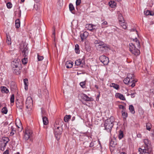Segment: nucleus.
<instances>
[{"label": "nucleus", "mask_w": 154, "mask_h": 154, "mask_svg": "<svg viewBox=\"0 0 154 154\" xmlns=\"http://www.w3.org/2000/svg\"><path fill=\"white\" fill-rule=\"evenodd\" d=\"M143 142L145 144L144 148H140L139 149L140 154H150L152 150L150 141L149 139H145L144 140Z\"/></svg>", "instance_id": "obj_1"}, {"label": "nucleus", "mask_w": 154, "mask_h": 154, "mask_svg": "<svg viewBox=\"0 0 154 154\" xmlns=\"http://www.w3.org/2000/svg\"><path fill=\"white\" fill-rule=\"evenodd\" d=\"M133 31H135L136 32H137V31H136V30L135 29H133Z\"/></svg>", "instance_id": "obj_63"}, {"label": "nucleus", "mask_w": 154, "mask_h": 154, "mask_svg": "<svg viewBox=\"0 0 154 154\" xmlns=\"http://www.w3.org/2000/svg\"><path fill=\"white\" fill-rule=\"evenodd\" d=\"M43 122L44 125H47L48 123V121L47 117L46 116L42 117Z\"/></svg>", "instance_id": "obj_24"}, {"label": "nucleus", "mask_w": 154, "mask_h": 154, "mask_svg": "<svg viewBox=\"0 0 154 154\" xmlns=\"http://www.w3.org/2000/svg\"><path fill=\"white\" fill-rule=\"evenodd\" d=\"M16 106L17 108L20 109H22L23 107V103L22 101L19 102L16 101Z\"/></svg>", "instance_id": "obj_16"}, {"label": "nucleus", "mask_w": 154, "mask_h": 154, "mask_svg": "<svg viewBox=\"0 0 154 154\" xmlns=\"http://www.w3.org/2000/svg\"><path fill=\"white\" fill-rule=\"evenodd\" d=\"M88 34L87 32H85L82 33H81L80 36L82 41H83L84 39H85L88 37Z\"/></svg>", "instance_id": "obj_15"}, {"label": "nucleus", "mask_w": 154, "mask_h": 154, "mask_svg": "<svg viewBox=\"0 0 154 154\" xmlns=\"http://www.w3.org/2000/svg\"><path fill=\"white\" fill-rule=\"evenodd\" d=\"M25 86L28 85V80L27 79H24L23 80Z\"/></svg>", "instance_id": "obj_43"}, {"label": "nucleus", "mask_w": 154, "mask_h": 154, "mask_svg": "<svg viewBox=\"0 0 154 154\" xmlns=\"http://www.w3.org/2000/svg\"><path fill=\"white\" fill-rule=\"evenodd\" d=\"M11 132L10 133V135H13L14 134L15 132V130L14 128L12 126L11 127Z\"/></svg>", "instance_id": "obj_34"}, {"label": "nucleus", "mask_w": 154, "mask_h": 154, "mask_svg": "<svg viewBox=\"0 0 154 154\" xmlns=\"http://www.w3.org/2000/svg\"><path fill=\"white\" fill-rule=\"evenodd\" d=\"M12 5L10 2H8L7 4V6L8 8H11L12 7Z\"/></svg>", "instance_id": "obj_44"}, {"label": "nucleus", "mask_w": 154, "mask_h": 154, "mask_svg": "<svg viewBox=\"0 0 154 154\" xmlns=\"http://www.w3.org/2000/svg\"><path fill=\"white\" fill-rule=\"evenodd\" d=\"M137 81V80L135 79L134 74H128L127 77L124 80V82L125 84L132 87L135 86V83Z\"/></svg>", "instance_id": "obj_2"}, {"label": "nucleus", "mask_w": 154, "mask_h": 154, "mask_svg": "<svg viewBox=\"0 0 154 154\" xmlns=\"http://www.w3.org/2000/svg\"><path fill=\"white\" fill-rule=\"evenodd\" d=\"M118 136L119 139H121L123 137V132L122 131H119Z\"/></svg>", "instance_id": "obj_32"}, {"label": "nucleus", "mask_w": 154, "mask_h": 154, "mask_svg": "<svg viewBox=\"0 0 154 154\" xmlns=\"http://www.w3.org/2000/svg\"><path fill=\"white\" fill-rule=\"evenodd\" d=\"M108 48V47L105 44L101 46H97V49L99 51L104 52H106Z\"/></svg>", "instance_id": "obj_11"}, {"label": "nucleus", "mask_w": 154, "mask_h": 154, "mask_svg": "<svg viewBox=\"0 0 154 154\" xmlns=\"http://www.w3.org/2000/svg\"><path fill=\"white\" fill-rule=\"evenodd\" d=\"M32 134V131L29 129L27 128L25 131L24 139L26 140H27L30 138Z\"/></svg>", "instance_id": "obj_10"}, {"label": "nucleus", "mask_w": 154, "mask_h": 154, "mask_svg": "<svg viewBox=\"0 0 154 154\" xmlns=\"http://www.w3.org/2000/svg\"><path fill=\"white\" fill-rule=\"evenodd\" d=\"M48 93V90H46V89H45L44 90L43 94H46L47 95Z\"/></svg>", "instance_id": "obj_49"}, {"label": "nucleus", "mask_w": 154, "mask_h": 154, "mask_svg": "<svg viewBox=\"0 0 154 154\" xmlns=\"http://www.w3.org/2000/svg\"><path fill=\"white\" fill-rule=\"evenodd\" d=\"M71 116L70 115H66L64 118V121L65 122H67L70 119Z\"/></svg>", "instance_id": "obj_28"}, {"label": "nucleus", "mask_w": 154, "mask_h": 154, "mask_svg": "<svg viewBox=\"0 0 154 154\" xmlns=\"http://www.w3.org/2000/svg\"><path fill=\"white\" fill-rule=\"evenodd\" d=\"M115 97L116 98H119L120 99L125 100V98L124 96L122 94L119 93H117L115 94Z\"/></svg>", "instance_id": "obj_17"}, {"label": "nucleus", "mask_w": 154, "mask_h": 154, "mask_svg": "<svg viewBox=\"0 0 154 154\" xmlns=\"http://www.w3.org/2000/svg\"><path fill=\"white\" fill-rule=\"evenodd\" d=\"M69 10L73 14H75V8L73 5L70 3L69 5Z\"/></svg>", "instance_id": "obj_20"}, {"label": "nucleus", "mask_w": 154, "mask_h": 154, "mask_svg": "<svg viewBox=\"0 0 154 154\" xmlns=\"http://www.w3.org/2000/svg\"><path fill=\"white\" fill-rule=\"evenodd\" d=\"M93 25L91 24H87L86 25V28L90 31H92L94 29Z\"/></svg>", "instance_id": "obj_22"}, {"label": "nucleus", "mask_w": 154, "mask_h": 154, "mask_svg": "<svg viewBox=\"0 0 154 154\" xmlns=\"http://www.w3.org/2000/svg\"><path fill=\"white\" fill-rule=\"evenodd\" d=\"M109 6L112 8H114L116 7V3L114 1H111L109 3Z\"/></svg>", "instance_id": "obj_21"}, {"label": "nucleus", "mask_w": 154, "mask_h": 154, "mask_svg": "<svg viewBox=\"0 0 154 154\" xmlns=\"http://www.w3.org/2000/svg\"><path fill=\"white\" fill-rule=\"evenodd\" d=\"M80 85L82 88H85V81L81 82L80 83Z\"/></svg>", "instance_id": "obj_40"}, {"label": "nucleus", "mask_w": 154, "mask_h": 154, "mask_svg": "<svg viewBox=\"0 0 154 154\" xmlns=\"http://www.w3.org/2000/svg\"><path fill=\"white\" fill-rule=\"evenodd\" d=\"M133 41L134 42V43H133L134 44V45H136L138 47H140V42L136 38L135 39H134Z\"/></svg>", "instance_id": "obj_26"}, {"label": "nucleus", "mask_w": 154, "mask_h": 154, "mask_svg": "<svg viewBox=\"0 0 154 154\" xmlns=\"http://www.w3.org/2000/svg\"><path fill=\"white\" fill-rule=\"evenodd\" d=\"M100 61L104 65H107L109 62V58L105 55H102L99 57Z\"/></svg>", "instance_id": "obj_8"}, {"label": "nucleus", "mask_w": 154, "mask_h": 154, "mask_svg": "<svg viewBox=\"0 0 154 154\" xmlns=\"http://www.w3.org/2000/svg\"><path fill=\"white\" fill-rule=\"evenodd\" d=\"M20 62L19 59H15L11 63V66L14 72L16 74H20Z\"/></svg>", "instance_id": "obj_3"}, {"label": "nucleus", "mask_w": 154, "mask_h": 154, "mask_svg": "<svg viewBox=\"0 0 154 154\" xmlns=\"http://www.w3.org/2000/svg\"><path fill=\"white\" fill-rule=\"evenodd\" d=\"M8 124V123L7 122H5L3 123V125L4 126H5Z\"/></svg>", "instance_id": "obj_54"}, {"label": "nucleus", "mask_w": 154, "mask_h": 154, "mask_svg": "<svg viewBox=\"0 0 154 154\" xmlns=\"http://www.w3.org/2000/svg\"><path fill=\"white\" fill-rule=\"evenodd\" d=\"M134 93H132L131 94V97H134Z\"/></svg>", "instance_id": "obj_58"}, {"label": "nucleus", "mask_w": 154, "mask_h": 154, "mask_svg": "<svg viewBox=\"0 0 154 154\" xmlns=\"http://www.w3.org/2000/svg\"><path fill=\"white\" fill-rule=\"evenodd\" d=\"M122 116H123L124 118H126L127 117L128 114L126 112H125L122 111Z\"/></svg>", "instance_id": "obj_46"}, {"label": "nucleus", "mask_w": 154, "mask_h": 154, "mask_svg": "<svg viewBox=\"0 0 154 154\" xmlns=\"http://www.w3.org/2000/svg\"><path fill=\"white\" fill-rule=\"evenodd\" d=\"M11 88L12 91L16 89V85L14 82H12L11 83Z\"/></svg>", "instance_id": "obj_30"}, {"label": "nucleus", "mask_w": 154, "mask_h": 154, "mask_svg": "<svg viewBox=\"0 0 154 154\" xmlns=\"http://www.w3.org/2000/svg\"><path fill=\"white\" fill-rule=\"evenodd\" d=\"M110 86L116 89H118L119 88V86L118 85L113 83H112L111 84Z\"/></svg>", "instance_id": "obj_29"}, {"label": "nucleus", "mask_w": 154, "mask_h": 154, "mask_svg": "<svg viewBox=\"0 0 154 154\" xmlns=\"http://www.w3.org/2000/svg\"><path fill=\"white\" fill-rule=\"evenodd\" d=\"M117 14L118 15L119 22L124 21V18L122 14L120 13V12L119 11H118L117 12Z\"/></svg>", "instance_id": "obj_18"}, {"label": "nucleus", "mask_w": 154, "mask_h": 154, "mask_svg": "<svg viewBox=\"0 0 154 154\" xmlns=\"http://www.w3.org/2000/svg\"><path fill=\"white\" fill-rule=\"evenodd\" d=\"M129 109L132 113L134 114L135 113L134 107L132 105L129 106Z\"/></svg>", "instance_id": "obj_31"}, {"label": "nucleus", "mask_w": 154, "mask_h": 154, "mask_svg": "<svg viewBox=\"0 0 154 154\" xmlns=\"http://www.w3.org/2000/svg\"><path fill=\"white\" fill-rule=\"evenodd\" d=\"M9 154V151L8 150H6L5 151L3 154Z\"/></svg>", "instance_id": "obj_52"}, {"label": "nucleus", "mask_w": 154, "mask_h": 154, "mask_svg": "<svg viewBox=\"0 0 154 154\" xmlns=\"http://www.w3.org/2000/svg\"><path fill=\"white\" fill-rule=\"evenodd\" d=\"M119 23L121 26H122L124 29H126L127 28V26L126 23L124 22V21L119 22Z\"/></svg>", "instance_id": "obj_27"}, {"label": "nucleus", "mask_w": 154, "mask_h": 154, "mask_svg": "<svg viewBox=\"0 0 154 154\" xmlns=\"http://www.w3.org/2000/svg\"><path fill=\"white\" fill-rule=\"evenodd\" d=\"M115 121V118L113 116H111L108 118L104 124L105 129L108 132L110 131L113 126Z\"/></svg>", "instance_id": "obj_4"}, {"label": "nucleus", "mask_w": 154, "mask_h": 154, "mask_svg": "<svg viewBox=\"0 0 154 154\" xmlns=\"http://www.w3.org/2000/svg\"><path fill=\"white\" fill-rule=\"evenodd\" d=\"M65 66L67 68H71L73 66L72 62L70 61H67L66 63Z\"/></svg>", "instance_id": "obj_19"}, {"label": "nucleus", "mask_w": 154, "mask_h": 154, "mask_svg": "<svg viewBox=\"0 0 154 154\" xmlns=\"http://www.w3.org/2000/svg\"><path fill=\"white\" fill-rule=\"evenodd\" d=\"M94 146V142H91L90 144V147H92Z\"/></svg>", "instance_id": "obj_51"}, {"label": "nucleus", "mask_w": 154, "mask_h": 154, "mask_svg": "<svg viewBox=\"0 0 154 154\" xmlns=\"http://www.w3.org/2000/svg\"><path fill=\"white\" fill-rule=\"evenodd\" d=\"M81 2V0H76V6H78L80 5Z\"/></svg>", "instance_id": "obj_48"}, {"label": "nucleus", "mask_w": 154, "mask_h": 154, "mask_svg": "<svg viewBox=\"0 0 154 154\" xmlns=\"http://www.w3.org/2000/svg\"><path fill=\"white\" fill-rule=\"evenodd\" d=\"M115 1H117L118 2H119L121 1L122 0H114Z\"/></svg>", "instance_id": "obj_61"}, {"label": "nucleus", "mask_w": 154, "mask_h": 154, "mask_svg": "<svg viewBox=\"0 0 154 154\" xmlns=\"http://www.w3.org/2000/svg\"><path fill=\"white\" fill-rule=\"evenodd\" d=\"M120 154H126V153L125 152H122Z\"/></svg>", "instance_id": "obj_62"}, {"label": "nucleus", "mask_w": 154, "mask_h": 154, "mask_svg": "<svg viewBox=\"0 0 154 154\" xmlns=\"http://www.w3.org/2000/svg\"><path fill=\"white\" fill-rule=\"evenodd\" d=\"M10 101L11 103H14V94H12L11 96Z\"/></svg>", "instance_id": "obj_39"}, {"label": "nucleus", "mask_w": 154, "mask_h": 154, "mask_svg": "<svg viewBox=\"0 0 154 154\" xmlns=\"http://www.w3.org/2000/svg\"><path fill=\"white\" fill-rule=\"evenodd\" d=\"M54 132L55 135H59L62 133V128L59 126H55Z\"/></svg>", "instance_id": "obj_12"}, {"label": "nucleus", "mask_w": 154, "mask_h": 154, "mask_svg": "<svg viewBox=\"0 0 154 154\" xmlns=\"http://www.w3.org/2000/svg\"><path fill=\"white\" fill-rule=\"evenodd\" d=\"M53 29H54V31L53 32V35H54H54H55V28L54 27H53Z\"/></svg>", "instance_id": "obj_55"}, {"label": "nucleus", "mask_w": 154, "mask_h": 154, "mask_svg": "<svg viewBox=\"0 0 154 154\" xmlns=\"http://www.w3.org/2000/svg\"><path fill=\"white\" fill-rule=\"evenodd\" d=\"M144 14L146 15H151L150 11L148 10L144 11Z\"/></svg>", "instance_id": "obj_45"}, {"label": "nucleus", "mask_w": 154, "mask_h": 154, "mask_svg": "<svg viewBox=\"0 0 154 154\" xmlns=\"http://www.w3.org/2000/svg\"><path fill=\"white\" fill-rule=\"evenodd\" d=\"M21 14V11L20 10H19V17H20Z\"/></svg>", "instance_id": "obj_57"}, {"label": "nucleus", "mask_w": 154, "mask_h": 154, "mask_svg": "<svg viewBox=\"0 0 154 154\" xmlns=\"http://www.w3.org/2000/svg\"><path fill=\"white\" fill-rule=\"evenodd\" d=\"M119 107L120 109H125V107L122 105H119Z\"/></svg>", "instance_id": "obj_50"}, {"label": "nucleus", "mask_w": 154, "mask_h": 154, "mask_svg": "<svg viewBox=\"0 0 154 154\" xmlns=\"http://www.w3.org/2000/svg\"><path fill=\"white\" fill-rule=\"evenodd\" d=\"M2 91L6 93H8L9 92V90L6 88V87L4 86L2 87Z\"/></svg>", "instance_id": "obj_35"}, {"label": "nucleus", "mask_w": 154, "mask_h": 154, "mask_svg": "<svg viewBox=\"0 0 154 154\" xmlns=\"http://www.w3.org/2000/svg\"><path fill=\"white\" fill-rule=\"evenodd\" d=\"M94 43L97 48V46H100L105 44L103 42L99 40H97L95 41Z\"/></svg>", "instance_id": "obj_13"}, {"label": "nucleus", "mask_w": 154, "mask_h": 154, "mask_svg": "<svg viewBox=\"0 0 154 154\" xmlns=\"http://www.w3.org/2000/svg\"><path fill=\"white\" fill-rule=\"evenodd\" d=\"M75 50L76 53L79 54V46L78 44H76L75 46Z\"/></svg>", "instance_id": "obj_33"}, {"label": "nucleus", "mask_w": 154, "mask_h": 154, "mask_svg": "<svg viewBox=\"0 0 154 154\" xmlns=\"http://www.w3.org/2000/svg\"><path fill=\"white\" fill-rule=\"evenodd\" d=\"M82 63V60L80 59L76 60L75 62V65L78 66L81 64Z\"/></svg>", "instance_id": "obj_37"}, {"label": "nucleus", "mask_w": 154, "mask_h": 154, "mask_svg": "<svg viewBox=\"0 0 154 154\" xmlns=\"http://www.w3.org/2000/svg\"><path fill=\"white\" fill-rule=\"evenodd\" d=\"M102 21L101 25L102 28H103L107 27L108 24L107 22L104 20H102Z\"/></svg>", "instance_id": "obj_23"}, {"label": "nucleus", "mask_w": 154, "mask_h": 154, "mask_svg": "<svg viewBox=\"0 0 154 154\" xmlns=\"http://www.w3.org/2000/svg\"><path fill=\"white\" fill-rule=\"evenodd\" d=\"M38 61H41L43 59V57L42 56H40L38 54Z\"/></svg>", "instance_id": "obj_47"}, {"label": "nucleus", "mask_w": 154, "mask_h": 154, "mask_svg": "<svg viewBox=\"0 0 154 154\" xmlns=\"http://www.w3.org/2000/svg\"><path fill=\"white\" fill-rule=\"evenodd\" d=\"M137 137L139 138H141L142 137V135L140 134H137Z\"/></svg>", "instance_id": "obj_53"}, {"label": "nucleus", "mask_w": 154, "mask_h": 154, "mask_svg": "<svg viewBox=\"0 0 154 154\" xmlns=\"http://www.w3.org/2000/svg\"><path fill=\"white\" fill-rule=\"evenodd\" d=\"M7 42L8 44H11L10 41L8 39V40H7Z\"/></svg>", "instance_id": "obj_56"}, {"label": "nucleus", "mask_w": 154, "mask_h": 154, "mask_svg": "<svg viewBox=\"0 0 154 154\" xmlns=\"http://www.w3.org/2000/svg\"><path fill=\"white\" fill-rule=\"evenodd\" d=\"M81 97L85 101H91V98L88 97L87 95L86 94H81Z\"/></svg>", "instance_id": "obj_14"}, {"label": "nucleus", "mask_w": 154, "mask_h": 154, "mask_svg": "<svg viewBox=\"0 0 154 154\" xmlns=\"http://www.w3.org/2000/svg\"><path fill=\"white\" fill-rule=\"evenodd\" d=\"M25 0H21V2H23Z\"/></svg>", "instance_id": "obj_64"}, {"label": "nucleus", "mask_w": 154, "mask_h": 154, "mask_svg": "<svg viewBox=\"0 0 154 154\" xmlns=\"http://www.w3.org/2000/svg\"><path fill=\"white\" fill-rule=\"evenodd\" d=\"M99 97H100V95H97V98H96L97 100H99Z\"/></svg>", "instance_id": "obj_59"}, {"label": "nucleus", "mask_w": 154, "mask_h": 154, "mask_svg": "<svg viewBox=\"0 0 154 154\" xmlns=\"http://www.w3.org/2000/svg\"><path fill=\"white\" fill-rule=\"evenodd\" d=\"M26 107L27 109L31 108L32 106V100L31 97H28L26 102Z\"/></svg>", "instance_id": "obj_9"}, {"label": "nucleus", "mask_w": 154, "mask_h": 154, "mask_svg": "<svg viewBox=\"0 0 154 154\" xmlns=\"http://www.w3.org/2000/svg\"><path fill=\"white\" fill-rule=\"evenodd\" d=\"M9 139L8 137H3L0 141V149L2 151H4L7 144L9 141Z\"/></svg>", "instance_id": "obj_5"}, {"label": "nucleus", "mask_w": 154, "mask_h": 154, "mask_svg": "<svg viewBox=\"0 0 154 154\" xmlns=\"http://www.w3.org/2000/svg\"><path fill=\"white\" fill-rule=\"evenodd\" d=\"M146 128L147 130L150 131L151 128V125L150 123H148L146 124Z\"/></svg>", "instance_id": "obj_38"}, {"label": "nucleus", "mask_w": 154, "mask_h": 154, "mask_svg": "<svg viewBox=\"0 0 154 154\" xmlns=\"http://www.w3.org/2000/svg\"><path fill=\"white\" fill-rule=\"evenodd\" d=\"M28 86H25V89L26 90H27L28 89Z\"/></svg>", "instance_id": "obj_60"}, {"label": "nucleus", "mask_w": 154, "mask_h": 154, "mask_svg": "<svg viewBox=\"0 0 154 154\" xmlns=\"http://www.w3.org/2000/svg\"><path fill=\"white\" fill-rule=\"evenodd\" d=\"M15 122H16L15 124L17 126L18 128H20V126H18V125L17 124V123H18L20 124L19 125L20 126H21V122H20V120L18 119V121H17V120L16 119Z\"/></svg>", "instance_id": "obj_42"}, {"label": "nucleus", "mask_w": 154, "mask_h": 154, "mask_svg": "<svg viewBox=\"0 0 154 154\" xmlns=\"http://www.w3.org/2000/svg\"><path fill=\"white\" fill-rule=\"evenodd\" d=\"M41 110H41V113L42 116V117H44V116H45L46 115V111L44 110L42 108L41 109Z\"/></svg>", "instance_id": "obj_41"}, {"label": "nucleus", "mask_w": 154, "mask_h": 154, "mask_svg": "<svg viewBox=\"0 0 154 154\" xmlns=\"http://www.w3.org/2000/svg\"><path fill=\"white\" fill-rule=\"evenodd\" d=\"M28 51L27 47L25 48L22 51V55L23 58L22 60V61L23 64H26L28 62L27 56Z\"/></svg>", "instance_id": "obj_7"}, {"label": "nucleus", "mask_w": 154, "mask_h": 154, "mask_svg": "<svg viewBox=\"0 0 154 154\" xmlns=\"http://www.w3.org/2000/svg\"><path fill=\"white\" fill-rule=\"evenodd\" d=\"M2 112L3 113L6 114L8 112L7 108L5 107H3L2 109Z\"/></svg>", "instance_id": "obj_36"}, {"label": "nucleus", "mask_w": 154, "mask_h": 154, "mask_svg": "<svg viewBox=\"0 0 154 154\" xmlns=\"http://www.w3.org/2000/svg\"><path fill=\"white\" fill-rule=\"evenodd\" d=\"M129 45L130 51L133 54L136 56H137L140 54L139 50L136 48L133 43H130Z\"/></svg>", "instance_id": "obj_6"}, {"label": "nucleus", "mask_w": 154, "mask_h": 154, "mask_svg": "<svg viewBox=\"0 0 154 154\" xmlns=\"http://www.w3.org/2000/svg\"><path fill=\"white\" fill-rule=\"evenodd\" d=\"M15 27L18 28L20 26V21L19 19H17L15 22Z\"/></svg>", "instance_id": "obj_25"}]
</instances>
